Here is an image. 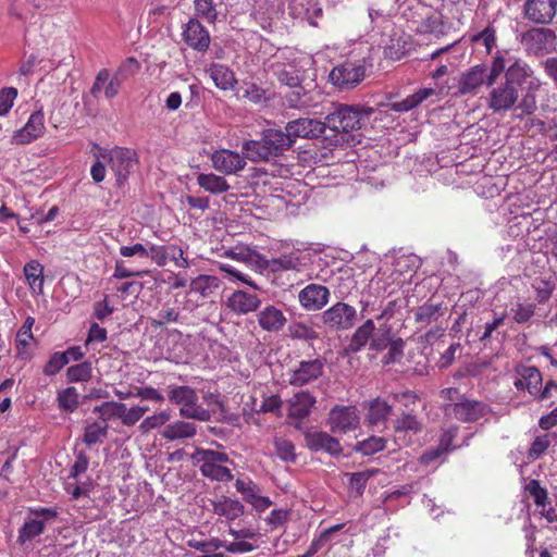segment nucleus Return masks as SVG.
<instances>
[{
	"instance_id": "1",
	"label": "nucleus",
	"mask_w": 557,
	"mask_h": 557,
	"mask_svg": "<svg viewBox=\"0 0 557 557\" xmlns=\"http://www.w3.org/2000/svg\"><path fill=\"white\" fill-rule=\"evenodd\" d=\"M504 73V82L513 86L519 92L524 84L529 85L534 77V71L523 59L515 55L509 49H499L492 58L486 86H493Z\"/></svg>"
},
{
	"instance_id": "2",
	"label": "nucleus",
	"mask_w": 557,
	"mask_h": 557,
	"mask_svg": "<svg viewBox=\"0 0 557 557\" xmlns=\"http://www.w3.org/2000/svg\"><path fill=\"white\" fill-rule=\"evenodd\" d=\"M293 147L286 132L278 128H267L261 133L260 139L245 140L242 152L252 162L269 161L282 156Z\"/></svg>"
},
{
	"instance_id": "3",
	"label": "nucleus",
	"mask_w": 557,
	"mask_h": 557,
	"mask_svg": "<svg viewBox=\"0 0 557 557\" xmlns=\"http://www.w3.org/2000/svg\"><path fill=\"white\" fill-rule=\"evenodd\" d=\"M374 113L371 107L360 104H336L325 116V128L336 133H349L362 128Z\"/></svg>"
},
{
	"instance_id": "4",
	"label": "nucleus",
	"mask_w": 557,
	"mask_h": 557,
	"mask_svg": "<svg viewBox=\"0 0 557 557\" xmlns=\"http://www.w3.org/2000/svg\"><path fill=\"white\" fill-rule=\"evenodd\" d=\"M191 458L199 466L205 478L219 482L233 480L232 470L226 466L233 463V461L227 454L213 449L197 448Z\"/></svg>"
},
{
	"instance_id": "5",
	"label": "nucleus",
	"mask_w": 557,
	"mask_h": 557,
	"mask_svg": "<svg viewBox=\"0 0 557 557\" xmlns=\"http://www.w3.org/2000/svg\"><path fill=\"white\" fill-rule=\"evenodd\" d=\"M168 398L172 404L181 406L180 414L184 418L198 421H209L211 418L210 411L198 404V395L190 386L170 387Z\"/></svg>"
},
{
	"instance_id": "6",
	"label": "nucleus",
	"mask_w": 557,
	"mask_h": 557,
	"mask_svg": "<svg viewBox=\"0 0 557 557\" xmlns=\"http://www.w3.org/2000/svg\"><path fill=\"white\" fill-rule=\"evenodd\" d=\"M520 42L528 54L543 57L555 51L557 37L550 28L535 27L522 33Z\"/></svg>"
},
{
	"instance_id": "7",
	"label": "nucleus",
	"mask_w": 557,
	"mask_h": 557,
	"mask_svg": "<svg viewBox=\"0 0 557 557\" xmlns=\"http://www.w3.org/2000/svg\"><path fill=\"white\" fill-rule=\"evenodd\" d=\"M324 326L332 331H346L351 329L357 320V310L355 307L338 301L329 309L324 310L321 315Z\"/></svg>"
},
{
	"instance_id": "8",
	"label": "nucleus",
	"mask_w": 557,
	"mask_h": 557,
	"mask_svg": "<svg viewBox=\"0 0 557 557\" xmlns=\"http://www.w3.org/2000/svg\"><path fill=\"white\" fill-rule=\"evenodd\" d=\"M359 424L360 416L355 406H335L329 413L327 425L334 434H346L356 431Z\"/></svg>"
},
{
	"instance_id": "9",
	"label": "nucleus",
	"mask_w": 557,
	"mask_h": 557,
	"mask_svg": "<svg viewBox=\"0 0 557 557\" xmlns=\"http://www.w3.org/2000/svg\"><path fill=\"white\" fill-rule=\"evenodd\" d=\"M136 153L127 148L115 147L108 153V165L116 178V185L122 186L136 164Z\"/></svg>"
},
{
	"instance_id": "10",
	"label": "nucleus",
	"mask_w": 557,
	"mask_h": 557,
	"mask_svg": "<svg viewBox=\"0 0 557 557\" xmlns=\"http://www.w3.org/2000/svg\"><path fill=\"white\" fill-rule=\"evenodd\" d=\"M331 82L341 90L355 88L366 76V66L361 63L345 62L330 73Z\"/></svg>"
},
{
	"instance_id": "11",
	"label": "nucleus",
	"mask_w": 557,
	"mask_h": 557,
	"mask_svg": "<svg viewBox=\"0 0 557 557\" xmlns=\"http://www.w3.org/2000/svg\"><path fill=\"white\" fill-rule=\"evenodd\" d=\"M445 414L462 422H474L491 413L488 405L478 401L463 399L458 403L447 404L444 408Z\"/></svg>"
},
{
	"instance_id": "12",
	"label": "nucleus",
	"mask_w": 557,
	"mask_h": 557,
	"mask_svg": "<svg viewBox=\"0 0 557 557\" xmlns=\"http://www.w3.org/2000/svg\"><path fill=\"white\" fill-rule=\"evenodd\" d=\"M486 104L495 113L507 112L517 104L520 92L511 85L502 82L496 86H491Z\"/></svg>"
},
{
	"instance_id": "13",
	"label": "nucleus",
	"mask_w": 557,
	"mask_h": 557,
	"mask_svg": "<svg viewBox=\"0 0 557 557\" xmlns=\"http://www.w3.org/2000/svg\"><path fill=\"white\" fill-rule=\"evenodd\" d=\"M45 129V114L42 108H39L29 115L23 127L13 132L11 144L17 146L28 145L40 138Z\"/></svg>"
},
{
	"instance_id": "14",
	"label": "nucleus",
	"mask_w": 557,
	"mask_h": 557,
	"mask_svg": "<svg viewBox=\"0 0 557 557\" xmlns=\"http://www.w3.org/2000/svg\"><path fill=\"white\" fill-rule=\"evenodd\" d=\"M246 157L230 149H219L211 153L212 166L224 175L237 174L246 166Z\"/></svg>"
},
{
	"instance_id": "15",
	"label": "nucleus",
	"mask_w": 557,
	"mask_h": 557,
	"mask_svg": "<svg viewBox=\"0 0 557 557\" xmlns=\"http://www.w3.org/2000/svg\"><path fill=\"white\" fill-rule=\"evenodd\" d=\"M285 132L292 139V145L297 138H317L325 132V124L315 119L300 117L287 122Z\"/></svg>"
},
{
	"instance_id": "16",
	"label": "nucleus",
	"mask_w": 557,
	"mask_h": 557,
	"mask_svg": "<svg viewBox=\"0 0 557 557\" xmlns=\"http://www.w3.org/2000/svg\"><path fill=\"white\" fill-rule=\"evenodd\" d=\"M184 42L193 50L203 53L211 42L209 30L199 22L198 18H190L182 32Z\"/></svg>"
},
{
	"instance_id": "17",
	"label": "nucleus",
	"mask_w": 557,
	"mask_h": 557,
	"mask_svg": "<svg viewBox=\"0 0 557 557\" xmlns=\"http://www.w3.org/2000/svg\"><path fill=\"white\" fill-rule=\"evenodd\" d=\"M331 293L326 286L311 283L299 292L298 301L307 311H319L327 305Z\"/></svg>"
},
{
	"instance_id": "18",
	"label": "nucleus",
	"mask_w": 557,
	"mask_h": 557,
	"mask_svg": "<svg viewBox=\"0 0 557 557\" xmlns=\"http://www.w3.org/2000/svg\"><path fill=\"white\" fill-rule=\"evenodd\" d=\"M557 12V0H527L523 4L525 18L534 24H549Z\"/></svg>"
},
{
	"instance_id": "19",
	"label": "nucleus",
	"mask_w": 557,
	"mask_h": 557,
	"mask_svg": "<svg viewBox=\"0 0 557 557\" xmlns=\"http://www.w3.org/2000/svg\"><path fill=\"white\" fill-rule=\"evenodd\" d=\"M325 361L321 358L301 361L297 369L293 370L288 382L294 386H304L319 379L323 374Z\"/></svg>"
},
{
	"instance_id": "20",
	"label": "nucleus",
	"mask_w": 557,
	"mask_h": 557,
	"mask_svg": "<svg viewBox=\"0 0 557 557\" xmlns=\"http://www.w3.org/2000/svg\"><path fill=\"white\" fill-rule=\"evenodd\" d=\"M306 446L314 453L324 451L331 456H339L343 448L339 441L324 431H310L305 434Z\"/></svg>"
},
{
	"instance_id": "21",
	"label": "nucleus",
	"mask_w": 557,
	"mask_h": 557,
	"mask_svg": "<svg viewBox=\"0 0 557 557\" xmlns=\"http://www.w3.org/2000/svg\"><path fill=\"white\" fill-rule=\"evenodd\" d=\"M515 374L513 385L518 391H528L530 395L537 396L542 385V374L536 367L518 364Z\"/></svg>"
},
{
	"instance_id": "22",
	"label": "nucleus",
	"mask_w": 557,
	"mask_h": 557,
	"mask_svg": "<svg viewBox=\"0 0 557 557\" xmlns=\"http://www.w3.org/2000/svg\"><path fill=\"white\" fill-rule=\"evenodd\" d=\"M119 75L120 71L111 76L109 70L101 69L95 77L90 88V95L95 99H99L102 92L107 99H112L117 96L122 85V81Z\"/></svg>"
},
{
	"instance_id": "23",
	"label": "nucleus",
	"mask_w": 557,
	"mask_h": 557,
	"mask_svg": "<svg viewBox=\"0 0 557 557\" xmlns=\"http://www.w3.org/2000/svg\"><path fill=\"white\" fill-rule=\"evenodd\" d=\"M257 321L263 331L277 333L286 325L287 318L281 308L267 305L257 313Z\"/></svg>"
},
{
	"instance_id": "24",
	"label": "nucleus",
	"mask_w": 557,
	"mask_h": 557,
	"mask_svg": "<svg viewBox=\"0 0 557 557\" xmlns=\"http://www.w3.org/2000/svg\"><path fill=\"white\" fill-rule=\"evenodd\" d=\"M450 25L444 21L441 12L432 11L418 22L417 33L422 35H432L440 39L448 34Z\"/></svg>"
},
{
	"instance_id": "25",
	"label": "nucleus",
	"mask_w": 557,
	"mask_h": 557,
	"mask_svg": "<svg viewBox=\"0 0 557 557\" xmlns=\"http://www.w3.org/2000/svg\"><path fill=\"white\" fill-rule=\"evenodd\" d=\"M227 307L236 314H247L256 311L261 300L256 294L245 290H235L226 301Z\"/></svg>"
},
{
	"instance_id": "26",
	"label": "nucleus",
	"mask_w": 557,
	"mask_h": 557,
	"mask_svg": "<svg viewBox=\"0 0 557 557\" xmlns=\"http://www.w3.org/2000/svg\"><path fill=\"white\" fill-rule=\"evenodd\" d=\"M486 69L484 65H475L465 73L458 84L461 95L474 94L483 84L486 85Z\"/></svg>"
},
{
	"instance_id": "27",
	"label": "nucleus",
	"mask_w": 557,
	"mask_h": 557,
	"mask_svg": "<svg viewBox=\"0 0 557 557\" xmlns=\"http://www.w3.org/2000/svg\"><path fill=\"white\" fill-rule=\"evenodd\" d=\"M212 512L219 517H223L228 521L235 520L244 515V505L231 497L222 496L220 499L212 502Z\"/></svg>"
},
{
	"instance_id": "28",
	"label": "nucleus",
	"mask_w": 557,
	"mask_h": 557,
	"mask_svg": "<svg viewBox=\"0 0 557 557\" xmlns=\"http://www.w3.org/2000/svg\"><path fill=\"white\" fill-rule=\"evenodd\" d=\"M271 71L282 85L297 87L301 83L299 70L294 63L275 62L271 64Z\"/></svg>"
},
{
	"instance_id": "29",
	"label": "nucleus",
	"mask_w": 557,
	"mask_h": 557,
	"mask_svg": "<svg viewBox=\"0 0 557 557\" xmlns=\"http://www.w3.org/2000/svg\"><path fill=\"white\" fill-rule=\"evenodd\" d=\"M197 433V425L193 422L175 421L166 424L161 436L168 441L191 438Z\"/></svg>"
},
{
	"instance_id": "30",
	"label": "nucleus",
	"mask_w": 557,
	"mask_h": 557,
	"mask_svg": "<svg viewBox=\"0 0 557 557\" xmlns=\"http://www.w3.org/2000/svg\"><path fill=\"white\" fill-rule=\"evenodd\" d=\"M375 331L374 321L368 319L352 334L349 342V350L352 352L360 351L367 344H370Z\"/></svg>"
},
{
	"instance_id": "31",
	"label": "nucleus",
	"mask_w": 557,
	"mask_h": 557,
	"mask_svg": "<svg viewBox=\"0 0 557 557\" xmlns=\"http://www.w3.org/2000/svg\"><path fill=\"white\" fill-rule=\"evenodd\" d=\"M210 77L215 86L222 90L233 89L236 84V78L226 65L214 63L208 70Z\"/></svg>"
},
{
	"instance_id": "32",
	"label": "nucleus",
	"mask_w": 557,
	"mask_h": 557,
	"mask_svg": "<svg viewBox=\"0 0 557 557\" xmlns=\"http://www.w3.org/2000/svg\"><path fill=\"white\" fill-rule=\"evenodd\" d=\"M24 275L29 288L35 294L44 292V267L37 260H30L24 265Z\"/></svg>"
},
{
	"instance_id": "33",
	"label": "nucleus",
	"mask_w": 557,
	"mask_h": 557,
	"mask_svg": "<svg viewBox=\"0 0 557 557\" xmlns=\"http://www.w3.org/2000/svg\"><path fill=\"white\" fill-rule=\"evenodd\" d=\"M314 404L315 398L309 392L301 391L294 396L290 405V416L301 420L309 416Z\"/></svg>"
},
{
	"instance_id": "34",
	"label": "nucleus",
	"mask_w": 557,
	"mask_h": 557,
	"mask_svg": "<svg viewBox=\"0 0 557 557\" xmlns=\"http://www.w3.org/2000/svg\"><path fill=\"white\" fill-rule=\"evenodd\" d=\"M542 82L540 79H532L529 82L525 94L522 96L517 109L521 111L518 116L531 115L537 110V100L535 92L541 88Z\"/></svg>"
},
{
	"instance_id": "35",
	"label": "nucleus",
	"mask_w": 557,
	"mask_h": 557,
	"mask_svg": "<svg viewBox=\"0 0 557 557\" xmlns=\"http://www.w3.org/2000/svg\"><path fill=\"white\" fill-rule=\"evenodd\" d=\"M33 324L34 319L28 317L16 334L15 344L18 358L27 359L29 357L28 346L34 339L32 333Z\"/></svg>"
},
{
	"instance_id": "36",
	"label": "nucleus",
	"mask_w": 557,
	"mask_h": 557,
	"mask_svg": "<svg viewBox=\"0 0 557 557\" xmlns=\"http://www.w3.org/2000/svg\"><path fill=\"white\" fill-rule=\"evenodd\" d=\"M79 393L74 386H69L58 392L57 394V404L60 411L65 413L74 412L81 401H79Z\"/></svg>"
},
{
	"instance_id": "37",
	"label": "nucleus",
	"mask_w": 557,
	"mask_h": 557,
	"mask_svg": "<svg viewBox=\"0 0 557 557\" xmlns=\"http://www.w3.org/2000/svg\"><path fill=\"white\" fill-rule=\"evenodd\" d=\"M435 94V90L433 88H422L416 91L414 94L408 96L406 99L401 101H396L392 103V110L396 112H407L416 107H418L420 103H422L424 100H426L429 97L433 96Z\"/></svg>"
},
{
	"instance_id": "38",
	"label": "nucleus",
	"mask_w": 557,
	"mask_h": 557,
	"mask_svg": "<svg viewBox=\"0 0 557 557\" xmlns=\"http://www.w3.org/2000/svg\"><path fill=\"white\" fill-rule=\"evenodd\" d=\"M198 185L210 194H222L230 189V185L223 176L209 173H200L197 176Z\"/></svg>"
},
{
	"instance_id": "39",
	"label": "nucleus",
	"mask_w": 557,
	"mask_h": 557,
	"mask_svg": "<svg viewBox=\"0 0 557 557\" xmlns=\"http://www.w3.org/2000/svg\"><path fill=\"white\" fill-rule=\"evenodd\" d=\"M392 405H389L387 401L381 398H375L369 404L367 420L372 425L380 424L387 420V418L392 414Z\"/></svg>"
},
{
	"instance_id": "40",
	"label": "nucleus",
	"mask_w": 557,
	"mask_h": 557,
	"mask_svg": "<svg viewBox=\"0 0 557 557\" xmlns=\"http://www.w3.org/2000/svg\"><path fill=\"white\" fill-rule=\"evenodd\" d=\"M301 260L300 257L295 253H284L276 258H273L269 262V267L271 271L278 272V271H300L301 270Z\"/></svg>"
},
{
	"instance_id": "41",
	"label": "nucleus",
	"mask_w": 557,
	"mask_h": 557,
	"mask_svg": "<svg viewBox=\"0 0 557 557\" xmlns=\"http://www.w3.org/2000/svg\"><path fill=\"white\" fill-rule=\"evenodd\" d=\"M290 88L292 90L284 97L287 107L293 109H307L311 107L312 99L301 84L297 85V87Z\"/></svg>"
},
{
	"instance_id": "42",
	"label": "nucleus",
	"mask_w": 557,
	"mask_h": 557,
	"mask_svg": "<svg viewBox=\"0 0 557 557\" xmlns=\"http://www.w3.org/2000/svg\"><path fill=\"white\" fill-rule=\"evenodd\" d=\"M443 313V308L440 304L425 302L417 309L414 319L418 323L430 324L438 320Z\"/></svg>"
},
{
	"instance_id": "43",
	"label": "nucleus",
	"mask_w": 557,
	"mask_h": 557,
	"mask_svg": "<svg viewBox=\"0 0 557 557\" xmlns=\"http://www.w3.org/2000/svg\"><path fill=\"white\" fill-rule=\"evenodd\" d=\"M379 472V469H369L366 471L355 472V473H346V476H349V490L355 492L357 496H361L367 483L370 478Z\"/></svg>"
},
{
	"instance_id": "44",
	"label": "nucleus",
	"mask_w": 557,
	"mask_h": 557,
	"mask_svg": "<svg viewBox=\"0 0 557 557\" xmlns=\"http://www.w3.org/2000/svg\"><path fill=\"white\" fill-rule=\"evenodd\" d=\"M124 403L119 401H106L100 406H96L94 408V412L99 413V417L103 420V422L109 421L113 418H117L122 421V417L124 413Z\"/></svg>"
},
{
	"instance_id": "45",
	"label": "nucleus",
	"mask_w": 557,
	"mask_h": 557,
	"mask_svg": "<svg viewBox=\"0 0 557 557\" xmlns=\"http://www.w3.org/2000/svg\"><path fill=\"white\" fill-rule=\"evenodd\" d=\"M92 375V366L89 361H84L71 366L66 370V379L70 383L87 382Z\"/></svg>"
},
{
	"instance_id": "46",
	"label": "nucleus",
	"mask_w": 557,
	"mask_h": 557,
	"mask_svg": "<svg viewBox=\"0 0 557 557\" xmlns=\"http://www.w3.org/2000/svg\"><path fill=\"white\" fill-rule=\"evenodd\" d=\"M386 447V440L382 436H370L357 443L355 450L363 456H371Z\"/></svg>"
},
{
	"instance_id": "47",
	"label": "nucleus",
	"mask_w": 557,
	"mask_h": 557,
	"mask_svg": "<svg viewBox=\"0 0 557 557\" xmlns=\"http://www.w3.org/2000/svg\"><path fill=\"white\" fill-rule=\"evenodd\" d=\"M45 531V521L33 519L26 521L18 532V542L21 544L26 543L27 541L33 540L34 537L40 535Z\"/></svg>"
},
{
	"instance_id": "48",
	"label": "nucleus",
	"mask_w": 557,
	"mask_h": 557,
	"mask_svg": "<svg viewBox=\"0 0 557 557\" xmlns=\"http://www.w3.org/2000/svg\"><path fill=\"white\" fill-rule=\"evenodd\" d=\"M421 430V423L417 419L416 416L408 413H403L399 418H397L394 422V431L396 434L403 432H412L418 433Z\"/></svg>"
},
{
	"instance_id": "49",
	"label": "nucleus",
	"mask_w": 557,
	"mask_h": 557,
	"mask_svg": "<svg viewBox=\"0 0 557 557\" xmlns=\"http://www.w3.org/2000/svg\"><path fill=\"white\" fill-rule=\"evenodd\" d=\"M195 12L198 17L203 18L208 23H215L218 11L213 0H194Z\"/></svg>"
},
{
	"instance_id": "50",
	"label": "nucleus",
	"mask_w": 557,
	"mask_h": 557,
	"mask_svg": "<svg viewBox=\"0 0 557 557\" xmlns=\"http://www.w3.org/2000/svg\"><path fill=\"white\" fill-rule=\"evenodd\" d=\"M108 433V425L106 423L92 422L85 428L84 443L94 445L106 437Z\"/></svg>"
},
{
	"instance_id": "51",
	"label": "nucleus",
	"mask_w": 557,
	"mask_h": 557,
	"mask_svg": "<svg viewBox=\"0 0 557 557\" xmlns=\"http://www.w3.org/2000/svg\"><path fill=\"white\" fill-rule=\"evenodd\" d=\"M289 335L294 339L311 342L319 337L318 333L310 325L304 322H296L289 325Z\"/></svg>"
},
{
	"instance_id": "52",
	"label": "nucleus",
	"mask_w": 557,
	"mask_h": 557,
	"mask_svg": "<svg viewBox=\"0 0 557 557\" xmlns=\"http://www.w3.org/2000/svg\"><path fill=\"white\" fill-rule=\"evenodd\" d=\"M275 453L280 459L286 462H294L296 460L295 445L285 438L276 437L274 440Z\"/></svg>"
},
{
	"instance_id": "53",
	"label": "nucleus",
	"mask_w": 557,
	"mask_h": 557,
	"mask_svg": "<svg viewBox=\"0 0 557 557\" xmlns=\"http://www.w3.org/2000/svg\"><path fill=\"white\" fill-rule=\"evenodd\" d=\"M391 329L385 325H380L377 331L373 333V337L370 342V348L372 350H383L393 342Z\"/></svg>"
},
{
	"instance_id": "54",
	"label": "nucleus",
	"mask_w": 557,
	"mask_h": 557,
	"mask_svg": "<svg viewBox=\"0 0 557 557\" xmlns=\"http://www.w3.org/2000/svg\"><path fill=\"white\" fill-rule=\"evenodd\" d=\"M534 310V304L518 302L510 308V313L517 323H525L533 317Z\"/></svg>"
},
{
	"instance_id": "55",
	"label": "nucleus",
	"mask_w": 557,
	"mask_h": 557,
	"mask_svg": "<svg viewBox=\"0 0 557 557\" xmlns=\"http://www.w3.org/2000/svg\"><path fill=\"white\" fill-rule=\"evenodd\" d=\"M525 491L533 497L534 503L539 508L546 507L548 503V494L547 491L540 485L537 480H531L527 484Z\"/></svg>"
},
{
	"instance_id": "56",
	"label": "nucleus",
	"mask_w": 557,
	"mask_h": 557,
	"mask_svg": "<svg viewBox=\"0 0 557 557\" xmlns=\"http://www.w3.org/2000/svg\"><path fill=\"white\" fill-rule=\"evenodd\" d=\"M17 95L18 92L15 87H3L0 89V116H7L9 114Z\"/></svg>"
},
{
	"instance_id": "57",
	"label": "nucleus",
	"mask_w": 557,
	"mask_h": 557,
	"mask_svg": "<svg viewBox=\"0 0 557 557\" xmlns=\"http://www.w3.org/2000/svg\"><path fill=\"white\" fill-rule=\"evenodd\" d=\"M170 413L166 411L154 413L145 418L141 421L139 429L143 433H147L153 429L164 425L170 420Z\"/></svg>"
},
{
	"instance_id": "58",
	"label": "nucleus",
	"mask_w": 557,
	"mask_h": 557,
	"mask_svg": "<svg viewBox=\"0 0 557 557\" xmlns=\"http://www.w3.org/2000/svg\"><path fill=\"white\" fill-rule=\"evenodd\" d=\"M236 491L243 495L248 504L259 494L260 490L251 480L237 479L235 483Z\"/></svg>"
},
{
	"instance_id": "59",
	"label": "nucleus",
	"mask_w": 557,
	"mask_h": 557,
	"mask_svg": "<svg viewBox=\"0 0 557 557\" xmlns=\"http://www.w3.org/2000/svg\"><path fill=\"white\" fill-rule=\"evenodd\" d=\"M149 410L146 406H134L132 408L124 407V413L121 423L125 426L136 424Z\"/></svg>"
},
{
	"instance_id": "60",
	"label": "nucleus",
	"mask_w": 557,
	"mask_h": 557,
	"mask_svg": "<svg viewBox=\"0 0 557 557\" xmlns=\"http://www.w3.org/2000/svg\"><path fill=\"white\" fill-rule=\"evenodd\" d=\"M472 41H482L484 47L486 48L487 53H491L492 50L496 47V30L492 25H488L480 33L475 34L472 37Z\"/></svg>"
},
{
	"instance_id": "61",
	"label": "nucleus",
	"mask_w": 557,
	"mask_h": 557,
	"mask_svg": "<svg viewBox=\"0 0 557 557\" xmlns=\"http://www.w3.org/2000/svg\"><path fill=\"white\" fill-rule=\"evenodd\" d=\"M405 343L401 338L394 339L388 346L387 354L383 357L385 364L397 362L401 359Z\"/></svg>"
},
{
	"instance_id": "62",
	"label": "nucleus",
	"mask_w": 557,
	"mask_h": 557,
	"mask_svg": "<svg viewBox=\"0 0 557 557\" xmlns=\"http://www.w3.org/2000/svg\"><path fill=\"white\" fill-rule=\"evenodd\" d=\"M66 364H67L66 357L65 356L63 357L62 352H60V351L54 352L50 357L48 362L45 364L44 373L49 376L55 375Z\"/></svg>"
},
{
	"instance_id": "63",
	"label": "nucleus",
	"mask_w": 557,
	"mask_h": 557,
	"mask_svg": "<svg viewBox=\"0 0 557 557\" xmlns=\"http://www.w3.org/2000/svg\"><path fill=\"white\" fill-rule=\"evenodd\" d=\"M550 445V436L548 434L539 435L534 438L529 450V457L539 458Z\"/></svg>"
},
{
	"instance_id": "64",
	"label": "nucleus",
	"mask_w": 557,
	"mask_h": 557,
	"mask_svg": "<svg viewBox=\"0 0 557 557\" xmlns=\"http://www.w3.org/2000/svg\"><path fill=\"white\" fill-rule=\"evenodd\" d=\"M148 251L151 260L159 267H164L169 261V246L150 245Z\"/></svg>"
}]
</instances>
